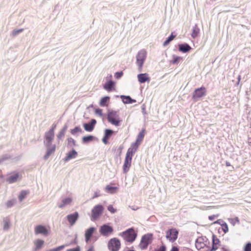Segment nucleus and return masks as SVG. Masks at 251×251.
<instances>
[{
	"label": "nucleus",
	"mask_w": 251,
	"mask_h": 251,
	"mask_svg": "<svg viewBox=\"0 0 251 251\" xmlns=\"http://www.w3.org/2000/svg\"><path fill=\"white\" fill-rule=\"evenodd\" d=\"M125 240L126 244L133 243L137 237V232L134 227H131L119 234Z\"/></svg>",
	"instance_id": "f257e3e1"
},
{
	"label": "nucleus",
	"mask_w": 251,
	"mask_h": 251,
	"mask_svg": "<svg viewBox=\"0 0 251 251\" xmlns=\"http://www.w3.org/2000/svg\"><path fill=\"white\" fill-rule=\"evenodd\" d=\"M119 110L115 111L113 109H108L107 112V119L109 123L112 125L119 126L121 125L122 120L121 119Z\"/></svg>",
	"instance_id": "f03ea898"
},
{
	"label": "nucleus",
	"mask_w": 251,
	"mask_h": 251,
	"mask_svg": "<svg viewBox=\"0 0 251 251\" xmlns=\"http://www.w3.org/2000/svg\"><path fill=\"white\" fill-rule=\"evenodd\" d=\"M153 240V234L151 233H148L143 235L139 245V248L141 250H145L151 244Z\"/></svg>",
	"instance_id": "7ed1b4c3"
},
{
	"label": "nucleus",
	"mask_w": 251,
	"mask_h": 251,
	"mask_svg": "<svg viewBox=\"0 0 251 251\" xmlns=\"http://www.w3.org/2000/svg\"><path fill=\"white\" fill-rule=\"evenodd\" d=\"M206 94V88L202 85L200 87L195 89L192 93V99L195 102L198 101L200 100L201 98L205 97Z\"/></svg>",
	"instance_id": "20e7f679"
},
{
	"label": "nucleus",
	"mask_w": 251,
	"mask_h": 251,
	"mask_svg": "<svg viewBox=\"0 0 251 251\" xmlns=\"http://www.w3.org/2000/svg\"><path fill=\"white\" fill-rule=\"evenodd\" d=\"M147 57V52L145 50H139L136 56V63L138 66V71L141 72L143 70V66Z\"/></svg>",
	"instance_id": "39448f33"
},
{
	"label": "nucleus",
	"mask_w": 251,
	"mask_h": 251,
	"mask_svg": "<svg viewBox=\"0 0 251 251\" xmlns=\"http://www.w3.org/2000/svg\"><path fill=\"white\" fill-rule=\"evenodd\" d=\"M104 207L101 204L96 205L91 210V220L95 221L100 219L103 212Z\"/></svg>",
	"instance_id": "423d86ee"
},
{
	"label": "nucleus",
	"mask_w": 251,
	"mask_h": 251,
	"mask_svg": "<svg viewBox=\"0 0 251 251\" xmlns=\"http://www.w3.org/2000/svg\"><path fill=\"white\" fill-rule=\"evenodd\" d=\"M121 247V241L116 237L111 238L108 242L107 247L110 251H119Z\"/></svg>",
	"instance_id": "0eeeda50"
},
{
	"label": "nucleus",
	"mask_w": 251,
	"mask_h": 251,
	"mask_svg": "<svg viewBox=\"0 0 251 251\" xmlns=\"http://www.w3.org/2000/svg\"><path fill=\"white\" fill-rule=\"evenodd\" d=\"M210 241L206 236L199 237L195 241V247L200 250L203 249L204 247L209 248Z\"/></svg>",
	"instance_id": "6e6552de"
},
{
	"label": "nucleus",
	"mask_w": 251,
	"mask_h": 251,
	"mask_svg": "<svg viewBox=\"0 0 251 251\" xmlns=\"http://www.w3.org/2000/svg\"><path fill=\"white\" fill-rule=\"evenodd\" d=\"M178 233V230L175 227H172L166 231V238L170 242L174 243L176 240Z\"/></svg>",
	"instance_id": "1a4fd4ad"
},
{
	"label": "nucleus",
	"mask_w": 251,
	"mask_h": 251,
	"mask_svg": "<svg viewBox=\"0 0 251 251\" xmlns=\"http://www.w3.org/2000/svg\"><path fill=\"white\" fill-rule=\"evenodd\" d=\"M114 231L113 227L109 224H104L101 225L99 228L100 234L104 237H108L113 234Z\"/></svg>",
	"instance_id": "9d476101"
},
{
	"label": "nucleus",
	"mask_w": 251,
	"mask_h": 251,
	"mask_svg": "<svg viewBox=\"0 0 251 251\" xmlns=\"http://www.w3.org/2000/svg\"><path fill=\"white\" fill-rule=\"evenodd\" d=\"M35 233L36 234H41L47 236L50 233V228H47L43 225H38L35 227Z\"/></svg>",
	"instance_id": "9b49d317"
},
{
	"label": "nucleus",
	"mask_w": 251,
	"mask_h": 251,
	"mask_svg": "<svg viewBox=\"0 0 251 251\" xmlns=\"http://www.w3.org/2000/svg\"><path fill=\"white\" fill-rule=\"evenodd\" d=\"M46 148V151L43 157V158L45 160H47L49 157L53 153L56 149V145L55 144L49 145H47V144H44Z\"/></svg>",
	"instance_id": "f8f14e48"
},
{
	"label": "nucleus",
	"mask_w": 251,
	"mask_h": 251,
	"mask_svg": "<svg viewBox=\"0 0 251 251\" xmlns=\"http://www.w3.org/2000/svg\"><path fill=\"white\" fill-rule=\"evenodd\" d=\"M97 124V121L95 119H92L88 123H83L82 124L84 130L87 132H92L95 128Z\"/></svg>",
	"instance_id": "ddd939ff"
},
{
	"label": "nucleus",
	"mask_w": 251,
	"mask_h": 251,
	"mask_svg": "<svg viewBox=\"0 0 251 251\" xmlns=\"http://www.w3.org/2000/svg\"><path fill=\"white\" fill-rule=\"evenodd\" d=\"M67 220L71 226H74L79 218L78 212L75 211L74 213L68 214L66 216Z\"/></svg>",
	"instance_id": "4468645a"
},
{
	"label": "nucleus",
	"mask_w": 251,
	"mask_h": 251,
	"mask_svg": "<svg viewBox=\"0 0 251 251\" xmlns=\"http://www.w3.org/2000/svg\"><path fill=\"white\" fill-rule=\"evenodd\" d=\"M44 138L46 140L44 141V144H47V145H51L54 138V133L48 131L45 132Z\"/></svg>",
	"instance_id": "2eb2a0df"
},
{
	"label": "nucleus",
	"mask_w": 251,
	"mask_h": 251,
	"mask_svg": "<svg viewBox=\"0 0 251 251\" xmlns=\"http://www.w3.org/2000/svg\"><path fill=\"white\" fill-rule=\"evenodd\" d=\"M78 155L77 152L74 148H72L67 153L66 156L63 158L65 162H68L70 160L76 157Z\"/></svg>",
	"instance_id": "dca6fc26"
},
{
	"label": "nucleus",
	"mask_w": 251,
	"mask_h": 251,
	"mask_svg": "<svg viewBox=\"0 0 251 251\" xmlns=\"http://www.w3.org/2000/svg\"><path fill=\"white\" fill-rule=\"evenodd\" d=\"M178 50L179 51L182 53H187L192 49L191 47L185 42L178 43L177 45Z\"/></svg>",
	"instance_id": "f3484780"
},
{
	"label": "nucleus",
	"mask_w": 251,
	"mask_h": 251,
	"mask_svg": "<svg viewBox=\"0 0 251 251\" xmlns=\"http://www.w3.org/2000/svg\"><path fill=\"white\" fill-rule=\"evenodd\" d=\"M131 161L132 158L128 157V156H126L123 166V172L124 174H126L129 171L131 165Z\"/></svg>",
	"instance_id": "a211bd4d"
},
{
	"label": "nucleus",
	"mask_w": 251,
	"mask_h": 251,
	"mask_svg": "<svg viewBox=\"0 0 251 251\" xmlns=\"http://www.w3.org/2000/svg\"><path fill=\"white\" fill-rule=\"evenodd\" d=\"M19 178H20L19 174L18 172H13L6 178V180L9 183L11 184L17 182Z\"/></svg>",
	"instance_id": "6ab92c4d"
},
{
	"label": "nucleus",
	"mask_w": 251,
	"mask_h": 251,
	"mask_svg": "<svg viewBox=\"0 0 251 251\" xmlns=\"http://www.w3.org/2000/svg\"><path fill=\"white\" fill-rule=\"evenodd\" d=\"M115 82L112 80H108V77L106 78V81L103 84V88L108 92H111L115 87Z\"/></svg>",
	"instance_id": "aec40b11"
},
{
	"label": "nucleus",
	"mask_w": 251,
	"mask_h": 251,
	"mask_svg": "<svg viewBox=\"0 0 251 251\" xmlns=\"http://www.w3.org/2000/svg\"><path fill=\"white\" fill-rule=\"evenodd\" d=\"M138 81L140 83H145V82H149L151 80V77L148 74L140 73L137 75Z\"/></svg>",
	"instance_id": "412c9836"
},
{
	"label": "nucleus",
	"mask_w": 251,
	"mask_h": 251,
	"mask_svg": "<svg viewBox=\"0 0 251 251\" xmlns=\"http://www.w3.org/2000/svg\"><path fill=\"white\" fill-rule=\"evenodd\" d=\"M120 97L124 104H132L136 102V100L132 99L130 96L121 95Z\"/></svg>",
	"instance_id": "4be33fe9"
},
{
	"label": "nucleus",
	"mask_w": 251,
	"mask_h": 251,
	"mask_svg": "<svg viewBox=\"0 0 251 251\" xmlns=\"http://www.w3.org/2000/svg\"><path fill=\"white\" fill-rule=\"evenodd\" d=\"M97 138L93 135H88L84 136L82 138V143L83 144H88L92 141L97 140Z\"/></svg>",
	"instance_id": "5701e85b"
},
{
	"label": "nucleus",
	"mask_w": 251,
	"mask_h": 251,
	"mask_svg": "<svg viewBox=\"0 0 251 251\" xmlns=\"http://www.w3.org/2000/svg\"><path fill=\"white\" fill-rule=\"evenodd\" d=\"M146 133V128L145 127L142 128L141 130L139 132V133L137 135L135 140L136 142H138L139 143V144H141L144 139Z\"/></svg>",
	"instance_id": "b1692460"
},
{
	"label": "nucleus",
	"mask_w": 251,
	"mask_h": 251,
	"mask_svg": "<svg viewBox=\"0 0 251 251\" xmlns=\"http://www.w3.org/2000/svg\"><path fill=\"white\" fill-rule=\"evenodd\" d=\"M221 245V241L214 234H212V247L216 248V250L219 248V246Z\"/></svg>",
	"instance_id": "393cba45"
},
{
	"label": "nucleus",
	"mask_w": 251,
	"mask_h": 251,
	"mask_svg": "<svg viewBox=\"0 0 251 251\" xmlns=\"http://www.w3.org/2000/svg\"><path fill=\"white\" fill-rule=\"evenodd\" d=\"M119 188L117 186H113L110 184L107 185L105 187V191L109 194H113L116 193L118 190Z\"/></svg>",
	"instance_id": "a878e982"
},
{
	"label": "nucleus",
	"mask_w": 251,
	"mask_h": 251,
	"mask_svg": "<svg viewBox=\"0 0 251 251\" xmlns=\"http://www.w3.org/2000/svg\"><path fill=\"white\" fill-rule=\"evenodd\" d=\"M68 128V124L66 123L63 126V127L60 130L58 134L57 135V138L58 140H61L62 138L64 136L65 132Z\"/></svg>",
	"instance_id": "bb28decb"
},
{
	"label": "nucleus",
	"mask_w": 251,
	"mask_h": 251,
	"mask_svg": "<svg viewBox=\"0 0 251 251\" xmlns=\"http://www.w3.org/2000/svg\"><path fill=\"white\" fill-rule=\"evenodd\" d=\"M110 97L108 96H105L102 97L100 100L99 105L101 107H105L107 106V103H108L110 101Z\"/></svg>",
	"instance_id": "cd10ccee"
},
{
	"label": "nucleus",
	"mask_w": 251,
	"mask_h": 251,
	"mask_svg": "<svg viewBox=\"0 0 251 251\" xmlns=\"http://www.w3.org/2000/svg\"><path fill=\"white\" fill-rule=\"evenodd\" d=\"M72 201V199L70 197H66L63 199L62 200V203L58 205L60 208H63L66 205L70 204Z\"/></svg>",
	"instance_id": "c85d7f7f"
},
{
	"label": "nucleus",
	"mask_w": 251,
	"mask_h": 251,
	"mask_svg": "<svg viewBox=\"0 0 251 251\" xmlns=\"http://www.w3.org/2000/svg\"><path fill=\"white\" fill-rule=\"evenodd\" d=\"M70 131L72 135L76 136H78V133H81L83 132V131L82 130V129H81L79 126H75L74 128L71 129Z\"/></svg>",
	"instance_id": "c756f323"
},
{
	"label": "nucleus",
	"mask_w": 251,
	"mask_h": 251,
	"mask_svg": "<svg viewBox=\"0 0 251 251\" xmlns=\"http://www.w3.org/2000/svg\"><path fill=\"white\" fill-rule=\"evenodd\" d=\"M29 194V190H22L19 195H18V199L20 201L22 202L24 199L26 198L27 196Z\"/></svg>",
	"instance_id": "7c9ffc66"
},
{
	"label": "nucleus",
	"mask_w": 251,
	"mask_h": 251,
	"mask_svg": "<svg viewBox=\"0 0 251 251\" xmlns=\"http://www.w3.org/2000/svg\"><path fill=\"white\" fill-rule=\"evenodd\" d=\"M176 35H174V32H172L171 34L166 39L164 42L163 43V46L164 47L167 46L170 42L173 41L175 38L176 37Z\"/></svg>",
	"instance_id": "2f4dec72"
},
{
	"label": "nucleus",
	"mask_w": 251,
	"mask_h": 251,
	"mask_svg": "<svg viewBox=\"0 0 251 251\" xmlns=\"http://www.w3.org/2000/svg\"><path fill=\"white\" fill-rule=\"evenodd\" d=\"M200 33V29L198 27V26L197 24H196L192 28V32L191 33V36L193 38L195 39L197 38Z\"/></svg>",
	"instance_id": "473e14b6"
},
{
	"label": "nucleus",
	"mask_w": 251,
	"mask_h": 251,
	"mask_svg": "<svg viewBox=\"0 0 251 251\" xmlns=\"http://www.w3.org/2000/svg\"><path fill=\"white\" fill-rule=\"evenodd\" d=\"M44 243H45L44 241L42 239H37L36 241L34 243L35 247H36L35 250L36 251L40 250L43 247V246L44 244Z\"/></svg>",
	"instance_id": "72a5a7b5"
},
{
	"label": "nucleus",
	"mask_w": 251,
	"mask_h": 251,
	"mask_svg": "<svg viewBox=\"0 0 251 251\" xmlns=\"http://www.w3.org/2000/svg\"><path fill=\"white\" fill-rule=\"evenodd\" d=\"M97 230L96 227L94 226H90L85 231V235L91 237L92 235Z\"/></svg>",
	"instance_id": "f704fd0d"
},
{
	"label": "nucleus",
	"mask_w": 251,
	"mask_h": 251,
	"mask_svg": "<svg viewBox=\"0 0 251 251\" xmlns=\"http://www.w3.org/2000/svg\"><path fill=\"white\" fill-rule=\"evenodd\" d=\"M3 229L4 230H7L11 226L10 221L9 219L4 218L3 220Z\"/></svg>",
	"instance_id": "c9c22d12"
},
{
	"label": "nucleus",
	"mask_w": 251,
	"mask_h": 251,
	"mask_svg": "<svg viewBox=\"0 0 251 251\" xmlns=\"http://www.w3.org/2000/svg\"><path fill=\"white\" fill-rule=\"evenodd\" d=\"M114 133L115 132L112 129L110 128H105L104 130L103 136L106 138L109 139L112 136V134Z\"/></svg>",
	"instance_id": "e433bc0d"
},
{
	"label": "nucleus",
	"mask_w": 251,
	"mask_h": 251,
	"mask_svg": "<svg viewBox=\"0 0 251 251\" xmlns=\"http://www.w3.org/2000/svg\"><path fill=\"white\" fill-rule=\"evenodd\" d=\"M67 147L70 148L72 146H76V141L72 137H69L67 139Z\"/></svg>",
	"instance_id": "4c0bfd02"
},
{
	"label": "nucleus",
	"mask_w": 251,
	"mask_h": 251,
	"mask_svg": "<svg viewBox=\"0 0 251 251\" xmlns=\"http://www.w3.org/2000/svg\"><path fill=\"white\" fill-rule=\"evenodd\" d=\"M12 156V155L8 153L3 154L0 158V164L4 161L11 159Z\"/></svg>",
	"instance_id": "58836bf2"
},
{
	"label": "nucleus",
	"mask_w": 251,
	"mask_h": 251,
	"mask_svg": "<svg viewBox=\"0 0 251 251\" xmlns=\"http://www.w3.org/2000/svg\"><path fill=\"white\" fill-rule=\"evenodd\" d=\"M181 59V57L174 54L171 62L173 64H178Z\"/></svg>",
	"instance_id": "ea45409f"
},
{
	"label": "nucleus",
	"mask_w": 251,
	"mask_h": 251,
	"mask_svg": "<svg viewBox=\"0 0 251 251\" xmlns=\"http://www.w3.org/2000/svg\"><path fill=\"white\" fill-rule=\"evenodd\" d=\"M136 151H137L134 150L133 149H132L131 147H129L127 151L126 156H128V157L132 159L133 155Z\"/></svg>",
	"instance_id": "a19ab883"
},
{
	"label": "nucleus",
	"mask_w": 251,
	"mask_h": 251,
	"mask_svg": "<svg viewBox=\"0 0 251 251\" xmlns=\"http://www.w3.org/2000/svg\"><path fill=\"white\" fill-rule=\"evenodd\" d=\"M24 31V28H20V29H14L11 33L10 34V36L12 37H15L18 35L19 34L22 33Z\"/></svg>",
	"instance_id": "79ce46f5"
},
{
	"label": "nucleus",
	"mask_w": 251,
	"mask_h": 251,
	"mask_svg": "<svg viewBox=\"0 0 251 251\" xmlns=\"http://www.w3.org/2000/svg\"><path fill=\"white\" fill-rule=\"evenodd\" d=\"M17 200L16 199L10 200L7 201L5 203V205L7 208H11L14 206V205L16 203Z\"/></svg>",
	"instance_id": "37998d69"
},
{
	"label": "nucleus",
	"mask_w": 251,
	"mask_h": 251,
	"mask_svg": "<svg viewBox=\"0 0 251 251\" xmlns=\"http://www.w3.org/2000/svg\"><path fill=\"white\" fill-rule=\"evenodd\" d=\"M228 220V221L229 222V223L233 226H234L236 223H237L238 224H240L239 219L237 217H236L234 218H229Z\"/></svg>",
	"instance_id": "c03bdc74"
},
{
	"label": "nucleus",
	"mask_w": 251,
	"mask_h": 251,
	"mask_svg": "<svg viewBox=\"0 0 251 251\" xmlns=\"http://www.w3.org/2000/svg\"><path fill=\"white\" fill-rule=\"evenodd\" d=\"M69 246V244H64L57 247L50 249V251H60L64 249L65 247Z\"/></svg>",
	"instance_id": "a18cd8bd"
},
{
	"label": "nucleus",
	"mask_w": 251,
	"mask_h": 251,
	"mask_svg": "<svg viewBox=\"0 0 251 251\" xmlns=\"http://www.w3.org/2000/svg\"><path fill=\"white\" fill-rule=\"evenodd\" d=\"M222 229L225 234L228 232V227L225 221L221 224Z\"/></svg>",
	"instance_id": "49530a36"
},
{
	"label": "nucleus",
	"mask_w": 251,
	"mask_h": 251,
	"mask_svg": "<svg viewBox=\"0 0 251 251\" xmlns=\"http://www.w3.org/2000/svg\"><path fill=\"white\" fill-rule=\"evenodd\" d=\"M243 251H251V242H248L244 245Z\"/></svg>",
	"instance_id": "de8ad7c7"
},
{
	"label": "nucleus",
	"mask_w": 251,
	"mask_h": 251,
	"mask_svg": "<svg viewBox=\"0 0 251 251\" xmlns=\"http://www.w3.org/2000/svg\"><path fill=\"white\" fill-rule=\"evenodd\" d=\"M124 75L123 71H118L115 73L114 77L116 79H119L121 78Z\"/></svg>",
	"instance_id": "09e8293b"
},
{
	"label": "nucleus",
	"mask_w": 251,
	"mask_h": 251,
	"mask_svg": "<svg viewBox=\"0 0 251 251\" xmlns=\"http://www.w3.org/2000/svg\"><path fill=\"white\" fill-rule=\"evenodd\" d=\"M141 145V144H139L138 142H136L135 141L134 142L132 143L130 146V147H131L132 149H133L135 151H137L138 148H139V146Z\"/></svg>",
	"instance_id": "8fccbe9b"
},
{
	"label": "nucleus",
	"mask_w": 251,
	"mask_h": 251,
	"mask_svg": "<svg viewBox=\"0 0 251 251\" xmlns=\"http://www.w3.org/2000/svg\"><path fill=\"white\" fill-rule=\"evenodd\" d=\"M107 210L111 213L114 214L117 212V209L113 207L112 204H109L107 206Z\"/></svg>",
	"instance_id": "3c124183"
},
{
	"label": "nucleus",
	"mask_w": 251,
	"mask_h": 251,
	"mask_svg": "<svg viewBox=\"0 0 251 251\" xmlns=\"http://www.w3.org/2000/svg\"><path fill=\"white\" fill-rule=\"evenodd\" d=\"M95 113L96 115H98L100 117H102L103 116L102 109L100 108H96L95 110Z\"/></svg>",
	"instance_id": "603ef678"
},
{
	"label": "nucleus",
	"mask_w": 251,
	"mask_h": 251,
	"mask_svg": "<svg viewBox=\"0 0 251 251\" xmlns=\"http://www.w3.org/2000/svg\"><path fill=\"white\" fill-rule=\"evenodd\" d=\"M77 234H75V238L73 239L70 243H68V244H69V246L70 245H76L77 244Z\"/></svg>",
	"instance_id": "864d4df0"
},
{
	"label": "nucleus",
	"mask_w": 251,
	"mask_h": 251,
	"mask_svg": "<svg viewBox=\"0 0 251 251\" xmlns=\"http://www.w3.org/2000/svg\"><path fill=\"white\" fill-rule=\"evenodd\" d=\"M166 246L164 244H162L159 249H155L153 251H166Z\"/></svg>",
	"instance_id": "5fc2aeb1"
},
{
	"label": "nucleus",
	"mask_w": 251,
	"mask_h": 251,
	"mask_svg": "<svg viewBox=\"0 0 251 251\" xmlns=\"http://www.w3.org/2000/svg\"><path fill=\"white\" fill-rule=\"evenodd\" d=\"M81 249L79 246H77L75 248L67 249L66 251H80Z\"/></svg>",
	"instance_id": "6e6d98bb"
},
{
	"label": "nucleus",
	"mask_w": 251,
	"mask_h": 251,
	"mask_svg": "<svg viewBox=\"0 0 251 251\" xmlns=\"http://www.w3.org/2000/svg\"><path fill=\"white\" fill-rule=\"evenodd\" d=\"M124 149V147L123 145H120L118 149V150L119 151V153L118 154H116V156L117 157H119L120 156V155H121L122 154V150L123 149Z\"/></svg>",
	"instance_id": "4d7b16f0"
},
{
	"label": "nucleus",
	"mask_w": 251,
	"mask_h": 251,
	"mask_svg": "<svg viewBox=\"0 0 251 251\" xmlns=\"http://www.w3.org/2000/svg\"><path fill=\"white\" fill-rule=\"evenodd\" d=\"M100 191L99 190H98L97 191L95 192L94 195L92 197V199H95V198H97L100 197Z\"/></svg>",
	"instance_id": "13d9d810"
},
{
	"label": "nucleus",
	"mask_w": 251,
	"mask_h": 251,
	"mask_svg": "<svg viewBox=\"0 0 251 251\" xmlns=\"http://www.w3.org/2000/svg\"><path fill=\"white\" fill-rule=\"evenodd\" d=\"M219 216V215H212L208 216V219L210 221H213L216 218H217Z\"/></svg>",
	"instance_id": "bf43d9fd"
},
{
	"label": "nucleus",
	"mask_w": 251,
	"mask_h": 251,
	"mask_svg": "<svg viewBox=\"0 0 251 251\" xmlns=\"http://www.w3.org/2000/svg\"><path fill=\"white\" fill-rule=\"evenodd\" d=\"M56 127V124L54 123L52 125L51 127L49 130V131H50V132H52L54 133V130Z\"/></svg>",
	"instance_id": "052dcab7"
},
{
	"label": "nucleus",
	"mask_w": 251,
	"mask_h": 251,
	"mask_svg": "<svg viewBox=\"0 0 251 251\" xmlns=\"http://www.w3.org/2000/svg\"><path fill=\"white\" fill-rule=\"evenodd\" d=\"M141 109H142V112L143 115H146L147 112L146 111V106L145 104H143L141 106Z\"/></svg>",
	"instance_id": "680f3d73"
},
{
	"label": "nucleus",
	"mask_w": 251,
	"mask_h": 251,
	"mask_svg": "<svg viewBox=\"0 0 251 251\" xmlns=\"http://www.w3.org/2000/svg\"><path fill=\"white\" fill-rule=\"evenodd\" d=\"M224 220L222 219H218L213 223V224H219L221 226V224L224 222Z\"/></svg>",
	"instance_id": "e2e57ef3"
},
{
	"label": "nucleus",
	"mask_w": 251,
	"mask_h": 251,
	"mask_svg": "<svg viewBox=\"0 0 251 251\" xmlns=\"http://www.w3.org/2000/svg\"><path fill=\"white\" fill-rule=\"evenodd\" d=\"M109 139L108 138H106L105 137H104V136H103V137L102 138V142L105 144V145H107L109 143L108 142V140Z\"/></svg>",
	"instance_id": "0e129e2a"
},
{
	"label": "nucleus",
	"mask_w": 251,
	"mask_h": 251,
	"mask_svg": "<svg viewBox=\"0 0 251 251\" xmlns=\"http://www.w3.org/2000/svg\"><path fill=\"white\" fill-rule=\"evenodd\" d=\"M85 242L88 243L90 242L91 237L84 234Z\"/></svg>",
	"instance_id": "69168bd1"
},
{
	"label": "nucleus",
	"mask_w": 251,
	"mask_h": 251,
	"mask_svg": "<svg viewBox=\"0 0 251 251\" xmlns=\"http://www.w3.org/2000/svg\"><path fill=\"white\" fill-rule=\"evenodd\" d=\"M170 251H179L178 247L173 246Z\"/></svg>",
	"instance_id": "338daca9"
},
{
	"label": "nucleus",
	"mask_w": 251,
	"mask_h": 251,
	"mask_svg": "<svg viewBox=\"0 0 251 251\" xmlns=\"http://www.w3.org/2000/svg\"><path fill=\"white\" fill-rule=\"evenodd\" d=\"M226 167H229V166H230V167H231V168H232V169H234V167H233V166H232V165L230 164V162H228V161H226Z\"/></svg>",
	"instance_id": "774afa93"
}]
</instances>
